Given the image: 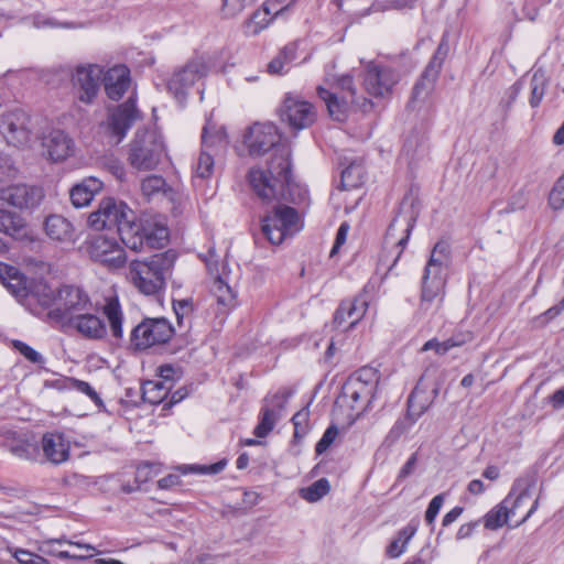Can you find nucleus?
<instances>
[{"label": "nucleus", "instance_id": "2", "mask_svg": "<svg viewBox=\"0 0 564 564\" xmlns=\"http://www.w3.org/2000/svg\"><path fill=\"white\" fill-rule=\"evenodd\" d=\"M173 264L174 256L169 252L153 254L144 260H133L129 264V279L140 293L159 296L165 289L166 276Z\"/></svg>", "mask_w": 564, "mask_h": 564}, {"label": "nucleus", "instance_id": "27", "mask_svg": "<svg viewBox=\"0 0 564 564\" xmlns=\"http://www.w3.org/2000/svg\"><path fill=\"white\" fill-rule=\"evenodd\" d=\"M107 96L119 100L130 86V70L124 65L109 68L101 78Z\"/></svg>", "mask_w": 564, "mask_h": 564}, {"label": "nucleus", "instance_id": "3", "mask_svg": "<svg viewBox=\"0 0 564 564\" xmlns=\"http://www.w3.org/2000/svg\"><path fill=\"white\" fill-rule=\"evenodd\" d=\"M449 246L445 241H438L424 268L421 282L420 308L427 311L433 302H437V307L443 302L446 285V269L449 263Z\"/></svg>", "mask_w": 564, "mask_h": 564}, {"label": "nucleus", "instance_id": "19", "mask_svg": "<svg viewBox=\"0 0 564 564\" xmlns=\"http://www.w3.org/2000/svg\"><path fill=\"white\" fill-rule=\"evenodd\" d=\"M227 144V135L223 128L215 134H210L208 126L204 127L202 133V152L194 169V173L197 177L207 178L212 175L214 169L213 148H224Z\"/></svg>", "mask_w": 564, "mask_h": 564}, {"label": "nucleus", "instance_id": "18", "mask_svg": "<svg viewBox=\"0 0 564 564\" xmlns=\"http://www.w3.org/2000/svg\"><path fill=\"white\" fill-rule=\"evenodd\" d=\"M280 141L276 127L271 122L254 123L243 137L251 155H262Z\"/></svg>", "mask_w": 564, "mask_h": 564}, {"label": "nucleus", "instance_id": "48", "mask_svg": "<svg viewBox=\"0 0 564 564\" xmlns=\"http://www.w3.org/2000/svg\"><path fill=\"white\" fill-rule=\"evenodd\" d=\"M361 183V167L351 164L341 172L343 188L349 189L358 187Z\"/></svg>", "mask_w": 564, "mask_h": 564}, {"label": "nucleus", "instance_id": "21", "mask_svg": "<svg viewBox=\"0 0 564 564\" xmlns=\"http://www.w3.org/2000/svg\"><path fill=\"white\" fill-rule=\"evenodd\" d=\"M414 225L415 218L413 217V215L402 213H399L389 225L386 232L384 242L387 245H393L400 248L393 263L390 265L388 270L389 272L393 270V267L395 265L403 249L405 248L411 236V232L414 228Z\"/></svg>", "mask_w": 564, "mask_h": 564}, {"label": "nucleus", "instance_id": "14", "mask_svg": "<svg viewBox=\"0 0 564 564\" xmlns=\"http://www.w3.org/2000/svg\"><path fill=\"white\" fill-rule=\"evenodd\" d=\"M399 79V74L392 67L370 62L366 67L364 86L370 96L386 97Z\"/></svg>", "mask_w": 564, "mask_h": 564}, {"label": "nucleus", "instance_id": "11", "mask_svg": "<svg viewBox=\"0 0 564 564\" xmlns=\"http://www.w3.org/2000/svg\"><path fill=\"white\" fill-rule=\"evenodd\" d=\"M86 250L90 259L109 269H119L127 261L124 249L115 238L105 235H96L87 240Z\"/></svg>", "mask_w": 564, "mask_h": 564}, {"label": "nucleus", "instance_id": "1", "mask_svg": "<svg viewBox=\"0 0 564 564\" xmlns=\"http://www.w3.org/2000/svg\"><path fill=\"white\" fill-rule=\"evenodd\" d=\"M291 152L285 145L276 147L269 163L268 172L251 169L249 183L256 194L263 200L288 199L291 187Z\"/></svg>", "mask_w": 564, "mask_h": 564}, {"label": "nucleus", "instance_id": "29", "mask_svg": "<svg viewBox=\"0 0 564 564\" xmlns=\"http://www.w3.org/2000/svg\"><path fill=\"white\" fill-rule=\"evenodd\" d=\"M46 236L61 245H73L76 240L73 224L63 216L50 215L44 221Z\"/></svg>", "mask_w": 564, "mask_h": 564}, {"label": "nucleus", "instance_id": "25", "mask_svg": "<svg viewBox=\"0 0 564 564\" xmlns=\"http://www.w3.org/2000/svg\"><path fill=\"white\" fill-rule=\"evenodd\" d=\"M2 200L19 208H34L43 198L42 189L25 184H17L3 188L0 193Z\"/></svg>", "mask_w": 564, "mask_h": 564}, {"label": "nucleus", "instance_id": "22", "mask_svg": "<svg viewBox=\"0 0 564 564\" xmlns=\"http://www.w3.org/2000/svg\"><path fill=\"white\" fill-rule=\"evenodd\" d=\"M373 377L372 369H361L355 378H351L343 388L344 398L350 401L351 409L367 406L373 398V384L365 381L362 376Z\"/></svg>", "mask_w": 564, "mask_h": 564}, {"label": "nucleus", "instance_id": "51", "mask_svg": "<svg viewBox=\"0 0 564 564\" xmlns=\"http://www.w3.org/2000/svg\"><path fill=\"white\" fill-rule=\"evenodd\" d=\"M550 206L557 210L564 207V174L560 176L549 196Z\"/></svg>", "mask_w": 564, "mask_h": 564}, {"label": "nucleus", "instance_id": "50", "mask_svg": "<svg viewBox=\"0 0 564 564\" xmlns=\"http://www.w3.org/2000/svg\"><path fill=\"white\" fill-rule=\"evenodd\" d=\"M292 392L290 390L280 389L274 394L265 397L263 400V405H269L271 409H275L279 411V414H281Z\"/></svg>", "mask_w": 564, "mask_h": 564}, {"label": "nucleus", "instance_id": "7", "mask_svg": "<svg viewBox=\"0 0 564 564\" xmlns=\"http://www.w3.org/2000/svg\"><path fill=\"white\" fill-rule=\"evenodd\" d=\"M91 310L93 302L85 290L75 285H63L56 293V307L48 311L47 317L61 325H66L84 311Z\"/></svg>", "mask_w": 564, "mask_h": 564}, {"label": "nucleus", "instance_id": "23", "mask_svg": "<svg viewBox=\"0 0 564 564\" xmlns=\"http://www.w3.org/2000/svg\"><path fill=\"white\" fill-rule=\"evenodd\" d=\"M367 308L368 300L365 294L344 300L335 311L333 324L337 328L350 329L364 317Z\"/></svg>", "mask_w": 564, "mask_h": 564}, {"label": "nucleus", "instance_id": "37", "mask_svg": "<svg viewBox=\"0 0 564 564\" xmlns=\"http://www.w3.org/2000/svg\"><path fill=\"white\" fill-rule=\"evenodd\" d=\"M297 44L291 42L283 46L278 55L268 64V73L271 75H281L284 67L293 62L296 57Z\"/></svg>", "mask_w": 564, "mask_h": 564}, {"label": "nucleus", "instance_id": "43", "mask_svg": "<svg viewBox=\"0 0 564 564\" xmlns=\"http://www.w3.org/2000/svg\"><path fill=\"white\" fill-rule=\"evenodd\" d=\"M227 466V460L221 459L217 463L209 465H199V464H191V465H181L177 467V470L183 475L187 474H199V475H217L221 473Z\"/></svg>", "mask_w": 564, "mask_h": 564}, {"label": "nucleus", "instance_id": "35", "mask_svg": "<svg viewBox=\"0 0 564 564\" xmlns=\"http://www.w3.org/2000/svg\"><path fill=\"white\" fill-rule=\"evenodd\" d=\"M414 408V393H412L408 399V415L403 419L398 420L389 434L387 435V441L394 443L398 441L410 427L415 423L417 417L423 413L424 409L422 408L419 412L413 411Z\"/></svg>", "mask_w": 564, "mask_h": 564}, {"label": "nucleus", "instance_id": "17", "mask_svg": "<svg viewBox=\"0 0 564 564\" xmlns=\"http://www.w3.org/2000/svg\"><path fill=\"white\" fill-rule=\"evenodd\" d=\"M292 2L285 3V0H267L260 9L254 11L252 15L245 22L243 32L248 36L258 35L267 29L270 23L284 14L289 10Z\"/></svg>", "mask_w": 564, "mask_h": 564}, {"label": "nucleus", "instance_id": "61", "mask_svg": "<svg viewBox=\"0 0 564 564\" xmlns=\"http://www.w3.org/2000/svg\"><path fill=\"white\" fill-rule=\"evenodd\" d=\"M416 530H417L416 524L409 523L408 525H405L398 532V535L395 539L399 540L401 542V544L403 543L404 545L408 546V543L413 538Z\"/></svg>", "mask_w": 564, "mask_h": 564}, {"label": "nucleus", "instance_id": "4", "mask_svg": "<svg viewBox=\"0 0 564 564\" xmlns=\"http://www.w3.org/2000/svg\"><path fill=\"white\" fill-rule=\"evenodd\" d=\"M130 215L117 228L122 243L133 250L140 251L144 246L160 248L167 242L169 229L153 219L132 220Z\"/></svg>", "mask_w": 564, "mask_h": 564}, {"label": "nucleus", "instance_id": "64", "mask_svg": "<svg viewBox=\"0 0 564 564\" xmlns=\"http://www.w3.org/2000/svg\"><path fill=\"white\" fill-rule=\"evenodd\" d=\"M549 400L554 409H562L564 406V388L557 389L549 397Z\"/></svg>", "mask_w": 564, "mask_h": 564}, {"label": "nucleus", "instance_id": "12", "mask_svg": "<svg viewBox=\"0 0 564 564\" xmlns=\"http://www.w3.org/2000/svg\"><path fill=\"white\" fill-rule=\"evenodd\" d=\"M207 74V66L202 58H193L176 68L166 82L167 90L180 101L186 99L188 89Z\"/></svg>", "mask_w": 564, "mask_h": 564}, {"label": "nucleus", "instance_id": "20", "mask_svg": "<svg viewBox=\"0 0 564 564\" xmlns=\"http://www.w3.org/2000/svg\"><path fill=\"white\" fill-rule=\"evenodd\" d=\"M140 118L135 101L130 97L126 102L119 105L108 118V129L111 135L116 137L119 143L126 137L128 130Z\"/></svg>", "mask_w": 564, "mask_h": 564}, {"label": "nucleus", "instance_id": "31", "mask_svg": "<svg viewBox=\"0 0 564 564\" xmlns=\"http://www.w3.org/2000/svg\"><path fill=\"white\" fill-rule=\"evenodd\" d=\"M102 187L104 183L99 178L95 176L85 177L72 187L69 192L70 202L76 208L85 207L90 204Z\"/></svg>", "mask_w": 564, "mask_h": 564}, {"label": "nucleus", "instance_id": "40", "mask_svg": "<svg viewBox=\"0 0 564 564\" xmlns=\"http://www.w3.org/2000/svg\"><path fill=\"white\" fill-rule=\"evenodd\" d=\"M511 519L507 507L501 501L485 514L484 527L488 530H498L508 524Z\"/></svg>", "mask_w": 564, "mask_h": 564}, {"label": "nucleus", "instance_id": "58", "mask_svg": "<svg viewBox=\"0 0 564 564\" xmlns=\"http://www.w3.org/2000/svg\"><path fill=\"white\" fill-rule=\"evenodd\" d=\"M56 293L57 291L52 290L47 285H43L37 290L36 295L41 305L45 307L54 305L56 307Z\"/></svg>", "mask_w": 564, "mask_h": 564}, {"label": "nucleus", "instance_id": "45", "mask_svg": "<svg viewBox=\"0 0 564 564\" xmlns=\"http://www.w3.org/2000/svg\"><path fill=\"white\" fill-rule=\"evenodd\" d=\"M330 486L326 478H321L310 487L302 489V498L308 502H316L329 492Z\"/></svg>", "mask_w": 564, "mask_h": 564}, {"label": "nucleus", "instance_id": "32", "mask_svg": "<svg viewBox=\"0 0 564 564\" xmlns=\"http://www.w3.org/2000/svg\"><path fill=\"white\" fill-rule=\"evenodd\" d=\"M44 147L53 161H63L73 152V140L62 130H53L44 139Z\"/></svg>", "mask_w": 564, "mask_h": 564}, {"label": "nucleus", "instance_id": "24", "mask_svg": "<svg viewBox=\"0 0 564 564\" xmlns=\"http://www.w3.org/2000/svg\"><path fill=\"white\" fill-rule=\"evenodd\" d=\"M448 52L449 44L447 41V36L444 34L434 55L432 56L423 74L421 75V78L413 88V98H419L423 90L429 91L433 88V85L438 78L443 63Z\"/></svg>", "mask_w": 564, "mask_h": 564}, {"label": "nucleus", "instance_id": "28", "mask_svg": "<svg viewBox=\"0 0 564 564\" xmlns=\"http://www.w3.org/2000/svg\"><path fill=\"white\" fill-rule=\"evenodd\" d=\"M532 500V490L529 479H517L507 497L502 500L510 517L513 519L522 514L524 507Z\"/></svg>", "mask_w": 564, "mask_h": 564}, {"label": "nucleus", "instance_id": "56", "mask_svg": "<svg viewBox=\"0 0 564 564\" xmlns=\"http://www.w3.org/2000/svg\"><path fill=\"white\" fill-rule=\"evenodd\" d=\"M13 345L17 348V350L31 362L39 365L44 364V357L40 352L34 350L31 346L20 340H15Z\"/></svg>", "mask_w": 564, "mask_h": 564}, {"label": "nucleus", "instance_id": "16", "mask_svg": "<svg viewBox=\"0 0 564 564\" xmlns=\"http://www.w3.org/2000/svg\"><path fill=\"white\" fill-rule=\"evenodd\" d=\"M104 70L100 66L90 64L78 66L72 76L74 91L84 104H90L97 97Z\"/></svg>", "mask_w": 564, "mask_h": 564}, {"label": "nucleus", "instance_id": "15", "mask_svg": "<svg viewBox=\"0 0 564 564\" xmlns=\"http://www.w3.org/2000/svg\"><path fill=\"white\" fill-rule=\"evenodd\" d=\"M128 215H132L126 203L118 202L112 197L101 199L97 210L88 217V225L95 230L119 227Z\"/></svg>", "mask_w": 564, "mask_h": 564}, {"label": "nucleus", "instance_id": "38", "mask_svg": "<svg viewBox=\"0 0 564 564\" xmlns=\"http://www.w3.org/2000/svg\"><path fill=\"white\" fill-rule=\"evenodd\" d=\"M172 386H166L164 381L149 380L142 386V398L145 402L159 404L165 400Z\"/></svg>", "mask_w": 564, "mask_h": 564}, {"label": "nucleus", "instance_id": "30", "mask_svg": "<svg viewBox=\"0 0 564 564\" xmlns=\"http://www.w3.org/2000/svg\"><path fill=\"white\" fill-rule=\"evenodd\" d=\"M41 445L46 460L54 465H59L69 457L70 445L61 433H45Z\"/></svg>", "mask_w": 564, "mask_h": 564}, {"label": "nucleus", "instance_id": "8", "mask_svg": "<svg viewBox=\"0 0 564 564\" xmlns=\"http://www.w3.org/2000/svg\"><path fill=\"white\" fill-rule=\"evenodd\" d=\"M174 327L164 317L144 318L131 332V345L138 349H148L167 343L174 335Z\"/></svg>", "mask_w": 564, "mask_h": 564}, {"label": "nucleus", "instance_id": "47", "mask_svg": "<svg viewBox=\"0 0 564 564\" xmlns=\"http://www.w3.org/2000/svg\"><path fill=\"white\" fill-rule=\"evenodd\" d=\"M330 90L337 91L339 95H346L349 98H358L356 87L354 85V78L349 74L334 78Z\"/></svg>", "mask_w": 564, "mask_h": 564}, {"label": "nucleus", "instance_id": "60", "mask_svg": "<svg viewBox=\"0 0 564 564\" xmlns=\"http://www.w3.org/2000/svg\"><path fill=\"white\" fill-rule=\"evenodd\" d=\"M348 231L349 225L347 223H343L337 230L335 243L332 248L330 256L335 254L339 247L345 243Z\"/></svg>", "mask_w": 564, "mask_h": 564}, {"label": "nucleus", "instance_id": "49", "mask_svg": "<svg viewBox=\"0 0 564 564\" xmlns=\"http://www.w3.org/2000/svg\"><path fill=\"white\" fill-rule=\"evenodd\" d=\"M308 416H310V411L307 408L301 409L293 415L292 422L294 425V437L295 438H302L307 434V432L310 430Z\"/></svg>", "mask_w": 564, "mask_h": 564}, {"label": "nucleus", "instance_id": "9", "mask_svg": "<svg viewBox=\"0 0 564 564\" xmlns=\"http://www.w3.org/2000/svg\"><path fill=\"white\" fill-rule=\"evenodd\" d=\"M318 97L324 100L329 117L338 122H344L348 119L352 111H369L373 104L370 99L360 96V98H349L346 95H339L337 91H332L323 86L317 87Z\"/></svg>", "mask_w": 564, "mask_h": 564}, {"label": "nucleus", "instance_id": "55", "mask_svg": "<svg viewBox=\"0 0 564 564\" xmlns=\"http://www.w3.org/2000/svg\"><path fill=\"white\" fill-rule=\"evenodd\" d=\"M256 0H224L223 11L226 17L234 18L238 15L247 6Z\"/></svg>", "mask_w": 564, "mask_h": 564}, {"label": "nucleus", "instance_id": "26", "mask_svg": "<svg viewBox=\"0 0 564 564\" xmlns=\"http://www.w3.org/2000/svg\"><path fill=\"white\" fill-rule=\"evenodd\" d=\"M66 325L73 327L84 338L90 340L105 339L108 334L104 319L90 311H84L78 316L70 319Z\"/></svg>", "mask_w": 564, "mask_h": 564}, {"label": "nucleus", "instance_id": "13", "mask_svg": "<svg viewBox=\"0 0 564 564\" xmlns=\"http://www.w3.org/2000/svg\"><path fill=\"white\" fill-rule=\"evenodd\" d=\"M0 133L8 144L21 147L30 141L31 129L28 113L21 109H12L0 115Z\"/></svg>", "mask_w": 564, "mask_h": 564}, {"label": "nucleus", "instance_id": "57", "mask_svg": "<svg viewBox=\"0 0 564 564\" xmlns=\"http://www.w3.org/2000/svg\"><path fill=\"white\" fill-rule=\"evenodd\" d=\"M445 501V495H436L429 503L425 511V521L429 525H432Z\"/></svg>", "mask_w": 564, "mask_h": 564}, {"label": "nucleus", "instance_id": "44", "mask_svg": "<svg viewBox=\"0 0 564 564\" xmlns=\"http://www.w3.org/2000/svg\"><path fill=\"white\" fill-rule=\"evenodd\" d=\"M9 451L17 457L28 460H33L39 455V446L35 443L19 440L13 442Z\"/></svg>", "mask_w": 564, "mask_h": 564}, {"label": "nucleus", "instance_id": "52", "mask_svg": "<svg viewBox=\"0 0 564 564\" xmlns=\"http://www.w3.org/2000/svg\"><path fill=\"white\" fill-rule=\"evenodd\" d=\"M12 556L20 564H50L45 557L24 549H14L12 551Z\"/></svg>", "mask_w": 564, "mask_h": 564}, {"label": "nucleus", "instance_id": "53", "mask_svg": "<svg viewBox=\"0 0 564 564\" xmlns=\"http://www.w3.org/2000/svg\"><path fill=\"white\" fill-rule=\"evenodd\" d=\"M173 311L176 315L177 325L180 327L184 326V318L189 316V314L193 312V303L191 300H174L173 301Z\"/></svg>", "mask_w": 564, "mask_h": 564}, {"label": "nucleus", "instance_id": "46", "mask_svg": "<svg viewBox=\"0 0 564 564\" xmlns=\"http://www.w3.org/2000/svg\"><path fill=\"white\" fill-rule=\"evenodd\" d=\"M166 182L160 175H149L141 183V191L149 198L164 192Z\"/></svg>", "mask_w": 564, "mask_h": 564}, {"label": "nucleus", "instance_id": "34", "mask_svg": "<svg viewBox=\"0 0 564 564\" xmlns=\"http://www.w3.org/2000/svg\"><path fill=\"white\" fill-rule=\"evenodd\" d=\"M0 280L15 297L28 295L25 276L17 268L0 262Z\"/></svg>", "mask_w": 564, "mask_h": 564}, {"label": "nucleus", "instance_id": "33", "mask_svg": "<svg viewBox=\"0 0 564 564\" xmlns=\"http://www.w3.org/2000/svg\"><path fill=\"white\" fill-rule=\"evenodd\" d=\"M102 314L107 318L111 336L117 340L122 339L124 314L118 297L106 299Z\"/></svg>", "mask_w": 564, "mask_h": 564}, {"label": "nucleus", "instance_id": "39", "mask_svg": "<svg viewBox=\"0 0 564 564\" xmlns=\"http://www.w3.org/2000/svg\"><path fill=\"white\" fill-rule=\"evenodd\" d=\"M24 228L23 218L8 210L0 209V232L11 237H18Z\"/></svg>", "mask_w": 564, "mask_h": 564}, {"label": "nucleus", "instance_id": "63", "mask_svg": "<svg viewBox=\"0 0 564 564\" xmlns=\"http://www.w3.org/2000/svg\"><path fill=\"white\" fill-rule=\"evenodd\" d=\"M416 463H417V454L413 453L409 457L406 463L400 469V473L398 475V479H403V478H406L408 476H410L414 471Z\"/></svg>", "mask_w": 564, "mask_h": 564}, {"label": "nucleus", "instance_id": "54", "mask_svg": "<svg viewBox=\"0 0 564 564\" xmlns=\"http://www.w3.org/2000/svg\"><path fill=\"white\" fill-rule=\"evenodd\" d=\"M338 435V429L336 425H330L327 427V430L324 432L322 438L317 442L315 446L316 454L321 455L325 453L330 445L334 443Z\"/></svg>", "mask_w": 564, "mask_h": 564}, {"label": "nucleus", "instance_id": "62", "mask_svg": "<svg viewBox=\"0 0 564 564\" xmlns=\"http://www.w3.org/2000/svg\"><path fill=\"white\" fill-rule=\"evenodd\" d=\"M406 550V545L397 539L392 540L390 544L387 546L386 554L390 558H397L402 555Z\"/></svg>", "mask_w": 564, "mask_h": 564}, {"label": "nucleus", "instance_id": "59", "mask_svg": "<svg viewBox=\"0 0 564 564\" xmlns=\"http://www.w3.org/2000/svg\"><path fill=\"white\" fill-rule=\"evenodd\" d=\"M74 386L79 392L88 395L97 405L102 404V401L99 398L98 393L94 390V388L88 382L82 381V380H75Z\"/></svg>", "mask_w": 564, "mask_h": 564}, {"label": "nucleus", "instance_id": "36", "mask_svg": "<svg viewBox=\"0 0 564 564\" xmlns=\"http://www.w3.org/2000/svg\"><path fill=\"white\" fill-rule=\"evenodd\" d=\"M212 291L216 297L217 303L225 310H229L235 306L236 293L224 279V276L219 274L216 275L213 282Z\"/></svg>", "mask_w": 564, "mask_h": 564}, {"label": "nucleus", "instance_id": "6", "mask_svg": "<svg viewBox=\"0 0 564 564\" xmlns=\"http://www.w3.org/2000/svg\"><path fill=\"white\" fill-rule=\"evenodd\" d=\"M303 224L297 210L278 205L261 219V232L272 245H280L286 238L301 231Z\"/></svg>", "mask_w": 564, "mask_h": 564}, {"label": "nucleus", "instance_id": "42", "mask_svg": "<svg viewBox=\"0 0 564 564\" xmlns=\"http://www.w3.org/2000/svg\"><path fill=\"white\" fill-rule=\"evenodd\" d=\"M547 87V79L542 70H536L530 82L531 94L529 104L532 108L540 106Z\"/></svg>", "mask_w": 564, "mask_h": 564}, {"label": "nucleus", "instance_id": "5", "mask_svg": "<svg viewBox=\"0 0 564 564\" xmlns=\"http://www.w3.org/2000/svg\"><path fill=\"white\" fill-rule=\"evenodd\" d=\"M165 155L162 135L155 129H139L129 145L128 162L138 171H152Z\"/></svg>", "mask_w": 564, "mask_h": 564}, {"label": "nucleus", "instance_id": "10", "mask_svg": "<svg viewBox=\"0 0 564 564\" xmlns=\"http://www.w3.org/2000/svg\"><path fill=\"white\" fill-rule=\"evenodd\" d=\"M279 115L281 121L294 131L306 129L316 120L314 106L301 96L291 93L285 95Z\"/></svg>", "mask_w": 564, "mask_h": 564}, {"label": "nucleus", "instance_id": "41", "mask_svg": "<svg viewBox=\"0 0 564 564\" xmlns=\"http://www.w3.org/2000/svg\"><path fill=\"white\" fill-rule=\"evenodd\" d=\"M280 417L279 411L271 409L269 405H263L260 421L254 427V435L260 438L265 437L274 429Z\"/></svg>", "mask_w": 564, "mask_h": 564}]
</instances>
